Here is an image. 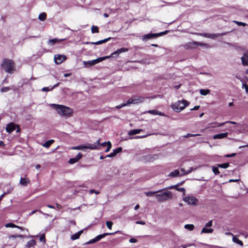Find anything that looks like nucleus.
<instances>
[{
	"label": "nucleus",
	"instance_id": "1",
	"mask_svg": "<svg viewBox=\"0 0 248 248\" xmlns=\"http://www.w3.org/2000/svg\"><path fill=\"white\" fill-rule=\"evenodd\" d=\"M128 51V49L127 48L122 47L120 49H117V50L115 51L113 53L111 54L109 56H107L105 57H100L96 59L93 60L92 61H89L88 62H85V64H88L90 66H92L96 64V63L100 62L106 59H109L110 58L113 57H117L118 56L123 52H125Z\"/></svg>",
	"mask_w": 248,
	"mask_h": 248
},
{
	"label": "nucleus",
	"instance_id": "2",
	"mask_svg": "<svg viewBox=\"0 0 248 248\" xmlns=\"http://www.w3.org/2000/svg\"><path fill=\"white\" fill-rule=\"evenodd\" d=\"M1 67L5 72L12 74L16 71V63L13 60L5 58L1 63Z\"/></svg>",
	"mask_w": 248,
	"mask_h": 248
},
{
	"label": "nucleus",
	"instance_id": "3",
	"mask_svg": "<svg viewBox=\"0 0 248 248\" xmlns=\"http://www.w3.org/2000/svg\"><path fill=\"white\" fill-rule=\"evenodd\" d=\"M55 108L58 112L62 115L70 116L73 113L72 108L63 105H56Z\"/></svg>",
	"mask_w": 248,
	"mask_h": 248
},
{
	"label": "nucleus",
	"instance_id": "4",
	"mask_svg": "<svg viewBox=\"0 0 248 248\" xmlns=\"http://www.w3.org/2000/svg\"><path fill=\"white\" fill-rule=\"evenodd\" d=\"M189 105L188 102L185 100L178 101L171 106L172 108L176 112H180Z\"/></svg>",
	"mask_w": 248,
	"mask_h": 248
},
{
	"label": "nucleus",
	"instance_id": "5",
	"mask_svg": "<svg viewBox=\"0 0 248 248\" xmlns=\"http://www.w3.org/2000/svg\"><path fill=\"white\" fill-rule=\"evenodd\" d=\"M155 197L158 202H163L172 198V195L170 191H167L155 195Z\"/></svg>",
	"mask_w": 248,
	"mask_h": 248
},
{
	"label": "nucleus",
	"instance_id": "6",
	"mask_svg": "<svg viewBox=\"0 0 248 248\" xmlns=\"http://www.w3.org/2000/svg\"><path fill=\"white\" fill-rule=\"evenodd\" d=\"M97 145H99V140H97L94 144H89L88 145H79L73 148L75 150H81L83 149H89L95 150L98 148Z\"/></svg>",
	"mask_w": 248,
	"mask_h": 248
},
{
	"label": "nucleus",
	"instance_id": "7",
	"mask_svg": "<svg viewBox=\"0 0 248 248\" xmlns=\"http://www.w3.org/2000/svg\"><path fill=\"white\" fill-rule=\"evenodd\" d=\"M207 44L203 43L193 41L188 42L184 45L185 48L188 49H194L196 46H207Z\"/></svg>",
	"mask_w": 248,
	"mask_h": 248
},
{
	"label": "nucleus",
	"instance_id": "8",
	"mask_svg": "<svg viewBox=\"0 0 248 248\" xmlns=\"http://www.w3.org/2000/svg\"><path fill=\"white\" fill-rule=\"evenodd\" d=\"M183 200L188 204L196 206L197 205L198 200L193 196H187L184 198Z\"/></svg>",
	"mask_w": 248,
	"mask_h": 248
},
{
	"label": "nucleus",
	"instance_id": "9",
	"mask_svg": "<svg viewBox=\"0 0 248 248\" xmlns=\"http://www.w3.org/2000/svg\"><path fill=\"white\" fill-rule=\"evenodd\" d=\"M143 100V98L141 97V96H135L128 100L127 104H128V105L131 104H137L138 103L142 102Z\"/></svg>",
	"mask_w": 248,
	"mask_h": 248
},
{
	"label": "nucleus",
	"instance_id": "10",
	"mask_svg": "<svg viewBox=\"0 0 248 248\" xmlns=\"http://www.w3.org/2000/svg\"><path fill=\"white\" fill-rule=\"evenodd\" d=\"M193 34L198 35V36H201L206 38H209L211 39H214L216 37H217V35L215 34H211L208 33H198V32H194Z\"/></svg>",
	"mask_w": 248,
	"mask_h": 248
},
{
	"label": "nucleus",
	"instance_id": "11",
	"mask_svg": "<svg viewBox=\"0 0 248 248\" xmlns=\"http://www.w3.org/2000/svg\"><path fill=\"white\" fill-rule=\"evenodd\" d=\"M16 124H15L14 123L11 122L7 125L6 130L7 132L9 133H11L12 132H13L16 129Z\"/></svg>",
	"mask_w": 248,
	"mask_h": 248
},
{
	"label": "nucleus",
	"instance_id": "12",
	"mask_svg": "<svg viewBox=\"0 0 248 248\" xmlns=\"http://www.w3.org/2000/svg\"><path fill=\"white\" fill-rule=\"evenodd\" d=\"M190 171H182V173H180V171H171L170 174L169 175V176L171 177H178V176H181L183 175H186L188 174Z\"/></svg>",
	"mask_w": 248,
	"mask_h": 248
},
{
	"label": "nucleus",
	"instance_id": "13",
	"mask_svg": "<svg viewBox=\"0 0 248 248\" xmlns=\"http://www.w3.org/2000/svg\"><path fill=\"white\" fill-rule=\"evenodd\" d=\"M183 183V182H182L176 185L171 186H169V187H168V189H171L175 188L177 191L183 192V194L185 195L186 190H185V189L184 188H183V187L178 188V186H180V185H182Z\"/></svg>",
	"mask_w": 248,
	"mask_h": 248
},
{
	"label": "nucleus",
	"instance_id": "14",
	"mask_svg": "<svg viewBox=\"0 0 248 248\" xmlns=\"http://www.w3.org/2000/svg\"><path fill=\"white\" fill-rule=\"evenodd\" d=\"M98 140H100V139H99ZM100 145L102 146H103V147L107 146V148L106 150H105V152H109L111 148V143L109 141H108V142H104L101 144H100L99 143V146L97 145L98 148L97 149L99 148V147Z\"/></svg>",
	"mask_w": 248,
	"mask_h": 248
},
{
	"label": "nucleus",
	"instance_id": "15",
	"mask_svg": "<svg viewBox=\"0 0 248 248\" xmlns=\"http://www.w3.org/2000/svg\"><path fill=\"white\" fill-rule=\"evenodd\" d=\"M66 57L65 56H62L60 55H57L55 56L54 60L55 62L57 64L61 63L65 59Z\"/></svg>",
	"mask_w": 248,
	"mask_h": 248
},
{
	"label": "nucleus",
	"instance_id": "16",
	"mask_svg": "<svg viewBox=\"0 0 248 248\" xmlns=\"http://www.w3.org/2000/svg\"><path fill=\"white\" fill-rule=\"evenodd\" d=\"M65 40V39H57V38H54V39H49L47 41V43L48 45L53 46L55 44L58 43H59L61 41H64Z\"/></svg>",
	"mask_w": 248,
	"mask_h": 248
},
{
	"label": "nucleus",
	"instance_id": "17",
	"mask_svg": "<svg viewBox=\"0 0 248 248\" xmlns=\"http://www.w3.org/2000/svg\"><path fill=\"white\" fill-rule=\"evenodd\" d=\"M229 166V163H225L221 164H217V166H215L212 167V170H218V168L220 167L223 169H226Z\"/></svg>",
	"mask_w": 248,
	"mask_h": 248
},
{
	"label": "nucleus",
	"instance_id": "18",
	"mask_svg": "<svg viewBox=\"0 0 248 248\" xmlns=\"http://www.w3.org/2000/svg\"><path fill=\"white\" fill-rule=\"evenodd\" d=\"M111 39V37H108V38L105 39L104 40L97 41L95 42H86V44H93V45H99L102 44L103 43H105L107 42L108 41H109Z\"/></svg>",
	"mask_w": 248,
	"mask_h": 248
},
{
	"label": "nucleus",
	"instance_id": "19",
	"mask_svg": "<svg viewBox=\"0 0 248 248\" xmlns=\"http://www.w3.org/2000/svg\"><path fill=\"white\" fill-rule=\"evenodd\" d=\"M241 60L243 65L248 66V52L244 54Z\"/></svg>",
	"mask_w": 248,
	"mask_h": 248
},
{
	"label": "nucleus",
	"instance_id": "20",
	"mask_svg": "<svg viewBox=\"0 0 248 248\" xmlns=\"http://www.w3.org/2000/svg\"><path fill=\"white\" fill-rule=\"evenodd\" d=\"M156 38V37L155 36V33H151L145 34L143 36L142 40L145 41L148 39H153V38Z\"/></svg>",
	"mask_w": 248,
	"mask_h": 248
},
{
	"label": "nucleus",
	"instance_id": "21",
	"mask_svg": "<svg viewBox=\"0 0 248 248\" xmlns=\"http://www.w3.org/2000/svg\"><path fill=\"white\" fill-rule=\"evenodd\" d=\"M228 136V133H223L215 135L213 136L214 139H221L227 137Z\"/></svg>",
	"mask_w": 248,
	"mask_h": 248
},
{
	"label": "nucleus",
	"instance_id": "22",
	"mask_svg": "<svg viewBox=\"0 0 248 248\" xmlns=\"http://www.w3.org/2000/svg\"><path fill=\"white\" fill-rule=\"evenodd\" d=\"M30 183V180L27 178L21 177L20 184L23 186H26Z\"/></svg>",
	"mask_w": 248,
	"mask_h": 248
},
{
	"label": "nucleus",
	"instance_id": "23",
	"mask_svg": "<svg viewBox=\"0 0 248 248\" xmlns=\"http://www.w3.org/2000/svg\"><path fill=\"white\" fill-rule=\"evenodd\" d=\"M116 232H114V233H104L102 234H100L98 236H97L96 237H95V239L96 240V241H99L100 239H101L102 238H104V237L107 236V235H111V234H113L114 233H115Z\"/></svg>",
	"mask_w": 248,
	"mask_h": 248
},
{
	"label": "nucleus",
	"instance_id": "24",
	"mask_svg": "<svg viewBox=\"0 0 248 248\" xmlns=\"http://www.w3.org/2000/svg\"><path fill=\"white\" fill-rule=\"evenodd\" d=\"M83 230H81V231H79L78 232L75 233L74 234L72 235L71 236V239L73 240H75L78 239L79 237V236H80V235L83 233Z\"/></svg>",
	"mask_w": 248,
	"mask_h": 248
},
{
	"label": "nucleus",
	"instance_id": "25",
	"mask_svg": "<svg viewBox=\"0 0 248 248\" xmlns=\"http://www.w3.org/2000/svg\"><path fill=\"white\" fill-rule=\"evenodd\" d=\"M142 131L140 129H132L128 132L129 135H134L140 133Z\"/></svg>",
	"mask_w": 248,
	"mask_h": 248
},
{
	"label": "nucleus",
	"instance_id": "26",
	"mask_svg": "<svg viewBox=\"0 0 248 248\" xmlns=\"http://www.w3.org/2000/svg\"><path fill=\"white\" fill-rule=\"evenodd\" d=\"M54 142V140H47L46 141L44 144L43 145V146L46 148H49L50 145L53 143Z\"/></svg>",
	"mask_w": 248,
	"mask_h": 248
},
{
	"label": "nucleus",
	"instance_id": "27",
	"mask_svg": "<svg viewBox=\"0 0 248 248\" xmlns=\"http://www.w3.org/2000/svg\"><path fill=\"white\" fill-rule=\"evenodd\" d=\"M162 190H159L156 191H149L145 192V194L146 196H153L154 195H156L157 193L161 192Z\"/></svg>",
	"mask_w": 248,
	"mask_h": 248
},
{
	"label": "nucleus",
	"instance_id": "28",
	"mask_svg": "<svg viewBox=\"0 0 248 248\" xmlns=\"http://www.w3.org/2000/svg\"><path fill=\"white\" fill-rule=\"evenodd\" d=\"M5 227H15V228H17L21 230H25V228H23V227H19V226H16V225L15 224H13V223H7L5 225Z\"/></svg>",
	"mask_w": 248,
	"mask_h": 248
},
{
	"label": "nucleus",
	"instance_id": "29",
	"mask_svg": "<svg viewBox=\"0 0 248 248\" xmlns=\"http://www.w3.org/2000/svg\"><path fill=\"white\" fill-rule=\"evenodd\" d=\"M214 230L213 229H207V227L205 226V227L203 228L201 231V233H212Z\"/></svg>",
	"mask_w": 248,
	"mask_h": 248
},
{
	"label": "nucleus",
	"instance_id": "30",
	"mask_svg": "<svg viewBox=\"0 0 248 248\" xmlns=\"http://www.w3.org/2000/svg\"><path fill=\"white\" fill-rule=\"evenodd\" d=\"M232 241L234 243H237V244L240 245L241 246H243V243L242 241L240 240L238 238H237L235 236H233Z\"/></svg>",
	"mask_w": 248,
	"mask_h": 248
},
{
	"label": "nucleus",
	"instance_id": "31",
	"mask_svg": "<svg viewBox=\"0 0 248 248\" xmlns=\"http://www.w3.org/2000/svg\"><path fill=\"white\" fill-rule=\"evenodd\" d=\"M36 244L35 241L34 240H31L28 242L26 246L28 248H30L34 246Z\"/></svg>",
	"mask_w": 248,
	"mask_h": 248
},
{
	"label": "nucleus",
	"instance_id": "32",
	"mask_svg": "<svg viewBox=\"0 0 248 248\" xmlns=\"http://www.w3.org/2000/svg\"><path fill=\"white\" fill-rule=\"evenodd\" d=\"M46 18V13H42L39 16L38 18L41 21H44Z\"/></svg>",
	"mask_w": 248,
	"mask_h": 248
},
{
	"label": "nucleus",
	"instance_id": "33",
	"mask_svg": "<svg viewBox=\"0 0 248 248\" xmlns=\"http://www.w3.org/2000/svg\"><path fill=\"white\" fill-rule=\"evenodd\" d=\"M210 91L208 89H201L200 91V93L201 95H206L210 93Z\"/></svg>",
	"mask_w": 248,
	"mask_h": 248
},
{
	"label": "nucleus",
	"instance_id": "34",
	"mask_svg": "<svg viewBox=\"0 0 248 248\" xmlns=\"http://www.w3.org/2000/svg\"><path fill=\"white\" fill-rule=\"evenodd\" d=\"M91 31H92V32L93 33H98L99 32V28L97 26L93 25L92 27Z\"/></svg>",
	"mask_w": 248,
	"mask_h": 248
},
{
	"label": "nucleus",
	"instance_id": "35",
	"mask_svg": "<svg viewBox=\"0 0 248 248\" xmlns=\"http://www.w3.org/2000/svg\"><path fill=\"white\" fill-rule=\"evenodd\" d=\"M59 85V83H57L56 84H55L53 87L51 88V89H50L49 88V87H44L42 89V91H44V92H48V91H49L50 90H53L54 88L57 87Z\"/></svg>",
	"mask_w": 248,
	"mask_h": 248
},
{
	"label": "nucleus",
	"instance_id": "36",
	"mask_svg": "<svg viewBox=\"0 0 248 248\" xmlns=\"http://www.w3.org/2000/svg\"><path fill=\"white\" fill-rule=\"evenodd\" d=\"M185 228L189 231H192L194 228L193 224H186L185 225Z\"/></svg>",
	"mask_w": 248,
	"mask_h": 248
},
{
	"label": "nucleus",
	"instance_id": "37",
	"mask_svg": "<svg viewBox=\"0 0 248 248\" xmlns=\"http://www.w3.org/2000/svg\"><path fill=\"white\" fill-rule=\"evenodd\" d=\"M122 149H122V147H118L117 149H115L113 150L112 152L113 153V154L115 156L117 154H118V153L121 152L122 151Z\"/></svg>",
	"mask_w": 248,
	"mask_h": 248
},
{
	"label": "nucleus",
	"instance_id": "38",
	"mask_svg": "<svg viewBox=\"0 0 248 248\" xmlns=\"http://www.w3.org/2000/svg\"><path fill=\"white\" fill-rule=\"evenodd\" d=\"M227 122H226V123ZM225 124V123H221L220 124L217 123H212L211 124H212V127H218V126H222V125H223L224 124Z\"/></svg>",
	"mask_w": 248,
	"mask_h": 248
},
{
	"label": "nucleus",
	"instance_id": "39",
	"mask_svg": "<svg viewBox=\"0 0 248 248\" xmlns=\"http://www.w3.org/2000/svg\"><path fill=\"white\" fill-rule=\"evenodd\" d=\"M169 31H162L158 33H155V36L156 37H158L162 36L163 35L166 34Z\"/></svg>",
	"mask_w": 248,
	"mask_h": 248
},
{
	"label": "nucleus",
	"instance_id": "40",
	"mask_svg": "<svg viewBox=\"0 0 248 248\" xmlns=\"http://www.w3.org/2000/svg\"><path fill=\"white\" fill-rule=\"evenodd\" d=\"M200 135V134H192L188 133L186 135L184 136V138L194 137H196V136H198Z\"/></svg>",
	"mask_w": 248,
	"mask_h": 248
},
{
	"label": "nucleus",
	"instance_id": "41",
	"mask_svg": "<svg viewBox=\"0 0 248 248\" xmlns=\"http://www.w3.org/2000/svg\"><path fill=\"white\" fill-rule=\"evenodd\" d=\"M113 224V222L111 221H106L107 226L109 229H111Z\"/></svg>",
	"mask_w": 248,
	"mask_h": 248
},
{
	"label": "nucleus",
	"instance_id": "42",
	"mask_svg": "<svg viewBox=\"0 0 248 248\" xmlns=\"http://www.w3.org/2000/svg\"><path fill=\"white\" fill-rule=\"evenodd\" d=\"M127 105H128V104H127V102L126 103H123V104H121L119 105L116 106L115 107V108L117 109H120V108H121L123 107H125Z\"/></svg>",
	"mask_w": 248,
	"mask_h": 248
},
{
	"label": "nucleus",
	"instance_id": "43",
	"mask_svg": "<svg viewBox=\"0 0 248 248\" xmlns=\"http://www.w3.org/2000/svg\"><path fill=\"white\" fill-rule=\"evenodd\" d=\"M233 22L236 23L238 26H242L243 27H245L247 25V24L244 22L237 21H233Z\"/></svg>",
	"mask_w": 248,
	"mask_h": 248
},
{
	"label": "nucleus",
	"instance_id": "44",
	"mask_svg": "<svg viewBox=\"0 0 248 248\" xmlns=\"http://www.w3.org/2000/svg\"><path fill=\"white\" fill-rule=\"evenodd\" d=\"M78 161V160L75 157H74V158H70L68 162L70 164H72L77 162Z\"/></svg>",
	"mask_w": 248,
	"mask_h": 248
},
{
	"label": "nucleus",
	"instance_id": "45",
	"mask_svg": "<svg viewBox=\"0 0 248 248\" xmlns=\"http://www.w3.org/2000/svg\"><path fill=\"white\" fill-rule=\"evenodd\" d=\"M10 90V88L9 87H2L0 91L2 93L7 92L9 91Z\"/></svg>",
	"mask_w": 248,
	"mask_h": 248
},
{
	"label": "nucleus",
	"instance_id": "46",
	"mask_svg": "<svg viewBox=\"0 0 248 248\" xmlns=\"http://www.w3.org/2000/svg\"><path fill=\"white\" fill-rule=\"evenodd\" d=\"M157 111L158 110H150L149 111H148V113H150L151 114H153V115H157Z\"/></svg>",
	"mask_w": 248,
	"mask_h": 248
},
{
	"label": "nucleus",
	"instance_id": "47",
	"mask_svg": "<svg viewBox=\"0 0 248 248\" xmlns=\"http://www.w3.org/2000/svg\"><path fill=\"white\" fill-rule=\"evenodd\" d=\"M96 240L95 239V238H94V239H93L91 240H90L89 241L86 242L85 245H88V244H93L94 243H95L96 242Z\"/></svg>",
	"mask_w": 248,
	"mask_h": 248
},
{
	"label": "nucleus",
	"instance_id": "48",
	"mask_svg": "<svg viewBox=\"0 0 248 248\" xmlns=\"http://www.w3.org/2000/svg\"><path fill=\"white\" fill-rule=\"evenodd\" d=\"M40 241H41V242H43L44 243L46 242V239H45V234H42L40 237Z\"/></svg>",
	"mask_w": 248,
	"mask_h": 248
},
{
	"label": "nucleus",
	"instance_id": "49",
	"mask_svg": "<svg viewBox=\"0 0 248 248\" xmlns=\"http://www.w3.org/2000/svg\"><path fill=\"white\" fill-rule=\"evenodd\" d=\"M82 157V154L81 153H78L76 155L75 158L78 161Z\"/></svg>",
	"mask_w": 248,
	"mask_h": 248
},
{
	"label": "nucleus",
	"instance_id": "50",
	"mask_svg": "<svg viewBox=\"0 0 248 248\" xmlns=\"http://www.w3.org/2000/svg\"><path fill=\"white\" fill-rule=\"evenodd\" d=\"M95 193L96 194H99L100 193V191H97V190H95L94 189H91L90 190V194H93V193Z\"/></svg>",
	"mask_w": 248,
	"mask_h": 248
},
{
	"label": "nucleus",
	"instance_id": "51",
	"mask_svg": "<svg viewBox=\"0 0 248 248\" xmlns=\"http://www.w3.org/2000/svg\"><path fill=\"white\" fill-rule=\"evenodd\" d=\"M36 212H39L40 213L43 214H45L43 212H42L41 210H34L33 211H32L31 213L29 214V215L31 216V215H33V214H34L35 213H36Z\"/></svg>",
	"mask_w": 248,
	"mask_h": 248
},
{
	"label": "nucleus",
	"instance_id": "52",
	"mask_svg": "<svg viewBox=\"0 0 248 248\" xmlns=\"http://www.w3.org/2000/svg\"><path fill=\"white\" fill-rule=\"evenodd\" d=\"M213 224H212V220H210L209 221L208 223H207L206 224H205V227H210L212 226Z\"/></svg>",
	"mask_w": 248,
	"mask_h": 248
},
{
	"label": "nucleus",
	"instance_id": "53",
	"mask_svg": "<svg viewBox=\"0 0 248 248\" xmlns=\"http://www.w3.org/2000/svg\"><path fill=\"white\" fill-rule=\"evenodd\" d=\"M24 237V236L22 235H11L9 236V238H16V237Z\"/></svg>",
	"mask_w": 248,
	"mask_h": 248
},
{
	"label": "nucleus",
	"instance_id": "54",
	"mask_svg": "<svg viewBox=\"0 0 248 248\" xmlns=\"http://www.w3.org/2000/svg\"><path fill=\"white\" fill-rule=\"evenodd\" d=\"M243 86L245 87L246 92L248 93V85L245 83L243 84Z\"/></svg>",
	"mask_w": 248,
	"mask_h": 248
},
{
	"label": "nucleus",
	"instance_id": "55",
	"mask_svg": "<svg viewBox=\"0 0 248 248\" xmlns=\"http://www.w3.org/2000/svg\"><path fill=\"white\" fill-rule=\"evenodd\" d=\"M136 223L137 224H141V225L145 224V222L143 221H136Z\"/></svg>",
	"mask_w": 248,
	"mask_h": 248
},
{
	"label": "nucleus",
	"instance_id": "56",
	"mask_svg": "<svg viewBox=\"0 0 248 248\" xmlns=\"http://www.w3.org/2000/svg\"><path fill=\"white\" fill-rule=\"evenodd\" d=\"M236 155V154L235 153H232V154H229V155H225L226 157H233L235 155Z\"/></svg>",
	"mask_w": 248,
	"mask_h": 248
},
{
	"label": "nucleus",
	"instance_id": "57",
	"mask_svg": "<svg viewBox=\"0 0 248 248\" xmlns=\"http://www.w3.org/2000/svg\"><path fill=\"white\" fill-rule=\"evenodd\" d=\"M240 181V179H230L229 180V182H239Z\"/></svg>",
	"mask_w": 248,
	"mask_h": 248
},
{
	"label": "nucleus",
	"instance_id": "58",
	"mask_svg": "<svg viewBox=\"0 0 248 248\" xmlns=\"http://www.w3.org/2000/svg\"><path fill=\"white\" fill-rule=\"evenodd\" d=\"M137 241V240L135 238H131L129 240V242L130 243H136Z\"/></svg>",
	"mask_w": 248,
	"mask_h": 248
},
{
	"label": "nucleus",
	"instance_id": "59",
	"mask_svg": "<svg viewBox=\"0 0 248 248\" xmlns=\"http://www.w3.org/2000/svg\"><path fill=\"white\" fill-rule=\"evenodd\" d=\"M115 155L113 154V153L112 152L111 153H110V154L109 155H106V157H113Z\"/></svg>",
	"mask_w": 248,
	"mask_h": 248
},
{
	"label": "nucleus",
	"instance_id": "60",
	"mask_svg": "<svg viewBox=\"0 0 248 248\" xmlns=\"http://www.w3.org/2000/svg\"><path fill=\"white\" fill-rule=\"evenodd\" d=\"M200 108V106H196L193 108H192L191 110H198Z\"/></svg>",
	"mask_w": 248,
	"mask_h": 248
},
{
	"label": "nucleus",
	"instance_id": "61",
	"mask_svg": "<svg viewBox=\"0 0 248 248\" xmlns=\"http://www.w3.org/2000/svg\"><path fill=\"white\" fill-rule=\"evenodd\" d=\"M16 128L17 129H16V132L18 133V132H19L20 131V126L19 125H17V124H16Z\"/></svg>",
	"mask_w": 248,
	"mask_h": 248
},
{
	"label": "nucleus",
	"instance_id": "62",
	"mask_svg": "<svg viewBox=\"0 0 248 248\" xmlns=\"http://www.w3.org/2000/svg\"><path fill=\"white\" fill-rule=\"evenodd\" d=\"M0 146H1V147L5 146V144L2 140H0Z\"/></svg>",
	"mask_w": 248,
	"mask_h": 248
},
{
	"label": "nucleus",
	"instance_id": "63",
	"mask_svg": "<svg viewBox=\"0 0 248 248\" xmlns=\"http://www.w3.org/2000/svg\"><path fill=\"white\" fill-rule=\"evenodd\" d=\"M157 115H158L160 116H164V114L163 112H161V111H157Z\"/></svg>",
	"mask_w": 248,
	"mask_h": 248
},
{
	"label": "nucleus",
	"instance_id": "64",
	"mask_svg": "<svg viewBox=\"0 0 248 248\" xmlns=\"http://www.w3.org/2000/svg\"><path fill=\"white\" fill-rule=\"evenodd\" d=\"M191 245H182L181 247H182V248H186L187 247L190 246Z\"/></svg>",
	"mask_w": 248,
	"mask_h": 248
}]
</instances>
